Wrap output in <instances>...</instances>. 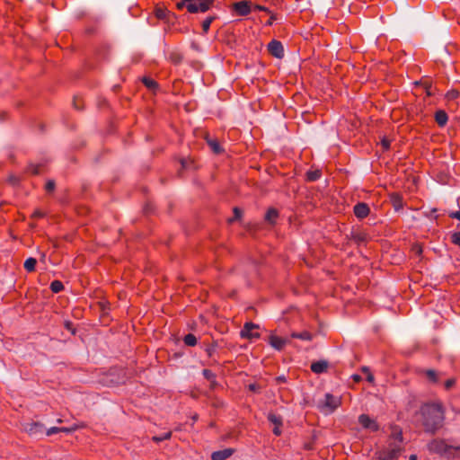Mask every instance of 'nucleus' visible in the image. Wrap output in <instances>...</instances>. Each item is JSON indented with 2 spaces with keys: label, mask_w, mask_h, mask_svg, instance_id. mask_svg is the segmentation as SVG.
Returning <instances> with one entry per match:
<instances>
[{
  "label": "nucleus",
  "mask_w": 460,
  "mask_h": 460,
  "mask_svg": "<svg viewBox=\"0 0 460 460\" xmlns=\"http://www.w3.org/2000/svg\"><path fill=\"white\" fill-rule=\"evenodd\" d=\"M280 426H275V428L273 429V433L276 435V436H279L281 434V431H280V429H279Z\"/></svg>",
  "instance_id": "09e8293b"
},
{
  "label": "nucleus",
  "mask_w": 460,
  "mask_h": 460,
  "mask_svg": "<svg viewBox=\"0 0 460 460\" xmlns=\"http://www.w3.org/2000/svg\"><path fill=\"white\" fill-rule=\"evenodd\" d=\"M269 52L275 58H281L284 56V49L280 41L273 40L268 44Z\"/></svg>",
  "instance_id": "0eeeda50"
},
{
  "label": "nucleus",
  "mask_w": 460,
  "mask_h": 460,
  "mask_svg": "<svg viewBox=\"0 0 460 460\" xmlns=\"http://www.w3.org/2000/svg\"><path fill=\"white\" fill-rule=\"evenodd\" d=\"M85 425L83 422L75 423L71 427H61L62 432L64 433H72L79 429L84 428Z\"/></svg>",
  "instance_id": "b1692460"
},
{
  "label": "nucleus",
  "mask_w": 460,
  "mask_h": 460,
  "mask_svg": "<svg viewBox=\"0 0 460 460\" xmlns=\"http://www.w3.org/2000/svg\"><path fill=\"white\" fill-rule=\"evenodd\" d=\"M44 429L43 424L40 422H32L29 425L27 429V432L31 435L36 434L38 432H41Z\"/></svg>",
  "instance_id": "6ab92c4d"
},
{
  "label": "nucleus",
  "mask_w": 460,
  "mask_h": 460,
  "mask_svg": "<svg viewBox=\"0 0 460 460\" xmlns=\"http://www.w3.org/2000/svg\"><path fill=\"white\" fill-rule=\"evenodd\" d=\"M214 20H215L214 16H208L203 21V22H202L203 33H205V34L208 33V31H209V28H210V25Z\"/></svg>",
  "instance_id": "c85d7f7f"
},
{
  "label": "nucleus",
  "mask_w": 460,
  "mask_h": 460,
  "mask_svg": "<svg viewBox=\"0 0 460 460\" xmlns=\"http://www.w3.org/2000/svg\"><path fill=\"white\" fill-rule=\"evenodd\" d=\"M233 211H234V217L229 219L230 223L234 222V220L240 219L242 217V214H243L242 210L237 207L234 208Z\"/></svg>",
  "instance_id": "2f4dec72"
},
{
  "label": "nucleus",
  "mask_w": 460,
  "mask_h": 460,
  "mask_svg": "<svg viewBox=\"0 0 460 460\" xmlns=\"http://www.w3.org/2000/svg\"><path fill=\"white\" fill-rule=\"evenodd\" d=\"M215 0H191L188 2V12L190 13H205L211 8Z\"/></svg>",
  "instance_id": "39448f33"
},
{
  "label": "nucleus",
  "mask_w": 460,
  "mask_h": 460,
  "mask_svg": "<svg viewBox=\"0 0 460 460\" xmlns=\"http://www.w3.org/2000/svg\"><path fill=\"white\" fill-rule=\"evenodd\" d=\"M192 419H193V421H196V420H198V415H194V416L192 417Z\"/></svg>",
  "instance_id": "bf43d9fd"
},
{
  "label": "nucleus",
  "mask_w": 460,
  "mask_h": 460,
  "mask_svg": "<svg viewBox=\"0 0 460 460\" xmlns=\"http://www.w3.org/2000/svg\"><path fill=\"white\" fill-rule=\"evenodd\" d=\"M184 344L190 347H193L197 344V338L194 334L189 333L183 338Z\"/></svg>",
  "instance_id": "a878e982"
},
{
  "label": "nucleus",
  "mask_w": 460,
  "mask_h": 460,
  "mask_svg": "<svg viewBox=\"0 0 460 460\" xmlns=\"http://www.w3.org/2000/svg\"><path fill=\"white\" fill-rule=\"evenodd\" d=\"M279 217V211L276 208H270L267 210L264 219L268 223L274 225Z\"/></svg>",
  "instance_id": "a211bd4d"
},
{
  "label": "nucleus",
  "mask_w": 460,
  "mask_h": 460,
  "mask_svg": "<svg viewBox=\"0 0 460 460\" xmlns=\"http://www.w3.org/2000/svg\"><path fill=\"white\" fill-rule=\"evenodd\" d=\"M456 384V379L455 378H450V379H447L446 382H445V388L447 390H449L450 388H452Z\"/></svg>",
  "instance_id": "58836bf2"
},
{
  "label": "nucleus",
  "mask_w": 460,
  "mask_h": 460,
  "mask_svg": "<svg viewBox=\"0 0 460 460\" xmlns=\"http://www.w3.org/2000/svg\"><path fill=\"white\" fill-rule=\"evenodd\" d=\"M181 165L182 167H185V162L183 160L181 161Z\"/></svg>",
  "instance_id": "052dcab7"
},
{
  "label": "nucleus",
  "mask_w": 460,
  "mask_h": 460,
  "mask_svg": "<svg viewBox=\"0 0 460 460\" xmlns=\"http://www.w3.org/2000/svg\"><path fill=\"white\" fill-rule=\"evenodd\" d=\"M142 82L149 90L155 91L158 87V84L150 77H143Z\"/></svg>",
  "instance_id": "4be33fe9"
},
{
  "label": "nucleus",
  "mask_w": 460,
  "mask_h": 460,
  "mask_svg": "<svg viewBox=\"0 0 460 460\" xmlns=\"http://www.w3.org/2000/svg\"><path fill=\"white\" fill-rule=\"evenodd\" d=\"M424 373L430 382L435 384L438 382V375L435 370L427 369L424 371Z\"/></svg>",
  "instance_id": "bb28decb"
},
{
  "label": "nucleus",
  "mask_w": 460,
  "mask_h": 460,
  "mask_svg": "<svg viewBox=\"0 0 460 460\" xmlns=\"http://www.w3.org/2000/svg\"><path fill=\"white\" fill-rule=\"evenodd\" d=\"M341 403V400L340 397L334 396L332 394H325L324 399L319 401L318 409L325 413L333 412Z\"/></svg>",
  "instance_id": "20e7f679"
},
{
  "label": "nucleus",
  "mask_w": 460,
  "mask_h": 460,
  "mask_svg": "<svg viewBox=\"0 0 460 460\" xmlns=\"http://www.w3.org/2000/svg\"><path fill=\"white\" fill-rule=\"evenodd\" d=\"M36 264L37 260L30 257L24 261L23 267L28 272H33L35 270Z\"/></svg>",
  "instance_id": "412c9836"
},
{
  "label": "nucleus",
  "mask_w": 460,
  "mask_h": 460,
  "mask_svg": "<svg viewBox=\"0 0 460 460\" xmlns=\"http://www.w3.org/2000/svg\"><path fill=\"white\" fill-rule=\"evenodd\" d=\"M395 438L398 440V442H394V443L401 445L402 441V432H399V433L395 434Z\"/></svg>",
  "instance_id": "c03bdc74"
},
{
  "label": "nucleus",
  "mask_w": 460,
  "mask_h": 460,
  "mask_svg": "<svg viewBox=\"0 0 460 460\" xmlns=\"http://www.w3.org/2000/svg\"><path fill=\"white\" fill-rule=\"evenodd\" d=\"M56 183L53 180H49L45 185V190L48 192H52L55 190Z\"/></svg>",
  "instance_id": "f704fd0d"
},
{
  "label": "nucleus",
  "mask_w": 460,
  "mask_h": 460,
  "mask_svg": "<svg viewBox=\"0 0 460 460\" xmlns=\"http://www.w3.org/2000/svg\"><path fill=\"white\" fill-rule=\"evenodd\" d=\"M277 382L278 383H284L286 382V377L284 376H279L277 377Z\"/></svg>",
  "instance_id": "3c124183"
},
{
  "label": "nucleus",
  "mask_w": 460,
  "mask_h": 460,
  "mask_svg": "<svg viewBox=\"0 0 460 460\" xmlns=\"http://www.w3.org/2000/svg\"><path fill=\"white\" fill-rule=\"evenodd\" d=\"M78 99L75 98L74 101H73V104H74V107L76 109V110H81L82 107L79 105V102H78Z\"/></svg>",
  "instance_id": "de8ad7c7"
},
{
  "label": "nucleus",
  "mask_w": 460,
  "mask_h": 460,
  "mask_svg": "<svg viewBox=\"0 0 460 460\" xmlns=\"http://www.w3.org/2000/svg\"><path fill=\"white\" fill-rule=\"evenodd\" d=\"M205 139H206L207 144L208 145V146L213 151V153H215L217 155H219V154L224 152V149L221 147V146H220L219 142L217 141V139H216V138H209L208 135L206 136Z\"/></svg>",
  "instance_id": "2eb2a0df"
},
{
  "label": "nucleus",
  "mask_w": 460,
  "mask_h": 460,
  "mask_svg": "<svg viewBox=\"0 0 460 460\" xmlns=\"http://www.w3.org/2000/svg\"><path fill=\"white\" fill-rule=\"evenodd\" d=\"M248 388L252 392H257L258 391V385L256 384H250Z\"/></svg>",
  "instance_id": "49530a36"
},
{
  "label": "nucleus",
  "mask_w": 460,
  "mask_h": 460,
  "mask_svg": "<svg viewBox=\"0 0 460 460\" xmlns=\"http://www.w3.org/2000/svg\"><path fill=\"white\" fill-rule=\"evenodd\" d=\"M359 379H360V376H358V375H355V376H354V380H355V381H358Z\"/></svg>",
  "instance_id": "4d7b16f0"
},
{
  "label": "nucleus",
  "mask_w": 460,
  "mask_h": 460,
  "mask_svg": "<svg viewBox=\"0 0 460 460\" xmlns=\"http://www.w3.org/2000/svg\"><path fill=\"white\" fill-rule=\"evenodd\" d=\"M64 289V285L61 281L59 280H54L50 283V290L53 292V293H59L60 291H62Z\"/></svg>",
  "instance_id": "cd10ccee"
},
{
  "label": "nucleus",
  "mask_w": 460,
  "mask_h": 460,
  "mask_svg": "<svg viewBox=\"0 0 460 460\" xmlns=\"http://www.w3.org/2000/svg\"><path fill=\"white\" fill-rule=\"evenodd\" d=\"M40 165L31 164L28 167V171L34 175H37L40 173Z\"/></svg>",
  "instance_id": "e433bc0d"
},
{
  "label": "nucleus",
  "mask_w": 460,
  "mask_h": 460,
  "mask_svg": "<svg viewBox=\"0 0 460 460\" xmlns=\"http://www.w3.org/2000/svg\"><path fill=\"white\" fill-rule=\"evenodd\" d=\"M358 422L359 424L365 428L368 429L372 431H376L379 429L378 424L375 420H372L368 415L367 414H361L358 417Z\"/></svg>",
  "instance_id": "6e6552de"
},
{
  "label": "nucleus",
  "mask_w": 460,
  "mask_h": 460,
  "mask_svg": "<svg viewBox=\"0 0 460 460\" xmlns=\"http://www.w3.org/2000/svg\"><path fill=\"white\" fill-rule=\"evenodd\" d=\"M288 342V339H284L274 334L269 337V343L276 349L281 350Z\"/></svg>",
  "instance_id": "9b49d317"
},
{
  "label": "nucleus",
  "mask_w": 460,
  "mask_h": 460,
  "mask_svg": "<svg viewBox=\"0 0 460 460\" xmlns=\"http://www.w3.org/2000/svg\"><path fill=\"white\" fill-rule=\"evenodd\" d=\"M451 242L460 247V231L452 234Z\"/></svg>",
  "instance_id": "473e14b6"
},
{
  "label": "nucleus",
  "mask_w": 460,
  "mask_h": 460,
  "mask_svg": "<svg viewBox=\"0 0 460 460\" xmlns=\"http://www.w3.org/2000/svg\"><path fill=\"white\" fill-rule=\"evenodd\" d=\"M291 337L295 339H300L303 341H311L313 339L312 334L307 331H303L301 332H292Z\"/></svg>",
  "instance_id": "aec40b11"
},
{
  "label": "nucleus",
  "mask_w": 460,
  "mask_h": 460,
  "mask_svg": "<svg viewBox=\"0 0 460 460\" xmlns=\"http://www.w3.org/2000/svg\"><path fill=\"white\" fill-rule=\"evenodd\" d=\"M428 449L431 453H436L443 456H450L455 454L452 452H456L460 454V447H451L448 446L445 440L442 439H433L428 444Z\"/></svg>",
  "instance_id": "f03ea898"
},
{
  "label": "nucleus",
  "mask_w": 460,
  "mask_h": 460,
  "mask_svg": "<svg viewBox=\"0 0 460 460\" xmlns=\"http://www.w3.org/2000/svg\"><path fill=\"white\" fill-rule=\"evenodd\" d=\"M448 216L451 217V218H456L457 220L460 221V210L459 211H455V212H450L448 214Z\"/></svg>",
  "instance_id": "a19ab883"
},
{
  "label": "nucleus",
  "mask_w": 460,
  "mask_h": 460,
  "mask_svg": "<svg viewBox=\"0 0 460 460\" xmlns=\"http://www.w3.org/2000/svg\"><path fill=\"white\" fill-rule=\"evenodd\" d=\"M363 371L364 372H369L368 369L367 367H363ZM367 380L370 383H372L374 381V376L371 374V373H368L367 374Z\"/></svg>",
  "instance_id": "79ce46f5"
},
{
  "label": "nucleus",
  "mask_w": 460,
  "mask_h": 460,
  "mask_svg": "<svg viewBox=\"0 0 460 460\" xmlns=\"http://www.w3.org/2000/svg\"><path fill=\"white\" fill-rule=\"evenodd\" d=\"M410 460H418L417 456H415V455L410 456Z\"/></svg>",
  "instance_id": "5fc2aeb1"
},
{
  "label": "nucleus",
  "mask_w": 460,
  "mask_h": 460,
  "mask_svg": "<svg viewBox=\"0 0 460 460\" xmlns=\"http://www.w3.org/2000/svg\"><path fill=\"white\" fill-rule=\"evenodd\" d=\"M59 432H62L61 428H58V427H51V428H49V429H47V431H46V435H47V436H51V435H54V434H56V433H59Z\"/></svg>",
  "instance_id": "c9c22d12"
},
{
  "label": "nucleus",
  "mask_w": 460,
  "mask_h": 460,
  "mask_svg": "<svg viewBox=\"0 0 460 460\" xmlns=\"http://www.w3.org/2000/svg\"><path fill=\"white\" fill-rule=\"evenodd\" d=\"M435 120L439 127H444L447 123L448 116L446 111L439 110L435 113Z\"/></svg>",
  "instance_id": "f3484780"
},
{
  "label": "nucleus",
  "mask_w": 460,
  "mask_h": 460,
  "mask_svg": "<svg viewBox=\"0 0 460 460\" xmlns=\"http://www.w3.org/2000/svg\"><path fill=\"white\" fill-rule=\"evenodd\" d=\"M423 86H424L425 93H426L427 96H431L434 94L432 86L429 83H428V82L423 83Z\"/></svg>",
  "instance_id": "72a5a7b5"
},
{
  "label": "nucleus",
  "mask_w": 460,
  "mask_h": 460,
  "mask_svg": "<svg viewBox=\"0 0 460 460\" xmlns=\"http://www.w3.org/2000/svg\"><path fill=\"white\" fill-rule=\"evenodd\" d=\"M321 175L322 172L320 170L308 171L306 172V180L308 181H315L321 177Z\"/></svg>",
  "instance_id": "5701e85b"
},
{
  "label": "nucleus",
  "mask_w": 460,
  "mask_h": 460,
  "mask_svg": "<svg viewBox=\"0 0 460 460\" xmlns=\"http://www.w3.org/2000/svg\"><path fill=\"white\" fill-rule=\"evenodd\" d=\"M202 374L203 376L211 383V386H214L217 384L216 375L211 370L204 369Z\"/></svg>",
  "instance_id": "393cba45"
},
{
  "label": "nucleus",
  "mask_w": 460,
  "mask_h": 460,
  "mask_svg": "<svg viewBox=\"0 0 460 460\" xmlns=\"http://www.w3.org/2000/svg\"><path fill=\"white\" fill-rule=\"evenodd\" d=\"M234 448H225L223 450L215 451L211 454V460H226L233 456Z\"/></svg>",
  "instance_id": "f8f14e48"
},
{
  "label": "nucleus",
  "mask_w": 460,
  "mask_h": 460,
  "mask_svg": "<svg viewBox=\"0 0 460 460\" xmlns=\"http://www.w3.org/2000/svg\"><path fill=\"white\" fill-rule=\"evenodd\" d=\"M402 451V445L390 443L387 448L376 452L373 460H398Z\"/></svg>",
  "instance_id": "7ed1b4c3"
},
{
  "label": "nucleus",
  "mask_w": 460,
  "mask_h": 460,
  "mask_svg": "<svg viewBox=\"0 0 460 460\" xmlns=\"http://www.w3.org/2000/svg\"><path fill=\"white\" fill-rule=\"evenodd\" d=\"M350 239L357 244L366 243L368 240V235L364 231H354L351 233Z\"/></svg>",
  "instance_id": "ddd939ff"
},
{
  "label": "nucleus",
  "mask_w": 460,
  "mask_h": 460,
  "mask_svg": "<svg viewBox=\"0 0 460 460\" xmlns=\"http://www.w3.org/2000/svg\"><path fill=\"white\" fill-rule=\"evenodd\" d=\"M268 420L270 422L273 423L275 426H281L282 425V419L280 416L276 415L274 413H270L268 415Z\"/></svg>",
  "instance_id": "c756f323"
},
{
  "label": "nucleus",
  "mask_w": 460,
  "mask_h": 460,
  "mask_svg": "<svg viewBox=\"0 0 460 460\" xmlns=\"http://www.w3.org/2000/svg\"><path fill=\"white\" fill-rule=\"evenodd\" d=\"M258 10L260 11H264V12H269V9L265 6H261V5H257L256 7Z\"/></svg>",
  "instance_id": "603ef678"
},
{
  "label": "nucleus",
  "mask_w": 460,
  "mask_h": 460,
  "mask_svg": "<svg viewBox=\"0 0 460 460\" xmlns=\"http://www.w3.org/2000/svg\"><path fill=\"white\" fill-rule=\"evenodd\" d=\"M382 146L385 149H388L390 147V141L387 140V139H383L382 140Z\"/></svg>",
  "instance_id": "a18cd8bd"
},
{
  "label": "nucleus",
  "mask_w": 460,
  "mask_h": 460,
  "mask_svg": "<svg viewBox=\"0 0 460 460\" xmlns=\"http://www.w3.org/2000/svg\"><path fill=\"white\" fill-rule=\"evenodd\" d=\"M390 199L394 210L399 211L403 208V199L399 193H392L390 195Z\"/></svg>",
  "instance_id": "dca6fc26"
},
{
  "label": "nucleus",
  "mask_w": 460,
  "mask_h": 460,
  "mask_svg": "<svg viewBox=\"0 0 460 460\" xmlns=\"http://www.w3.org/2000/svg\"><path fill=\"white\" fill-rule=\"evenodd\" d=\"M155 15L159 19H164L166 17L165 11L161 8L155 10Z\"/></svg>",
  "instance_id": "ea45409f"
},
{
  "label": "nucleus",
  "mask_w": 460,
  "mask_h": 460,
  "mask_svg": "<svg viewBox=\"0 0 460 460\" xmlns=\"http://www.w3.org/2000/svg\"><path fill=\"white\" fill-rule=\"evenodd\" d=\"M215 349L213 347H208L207 348L206 351L208 353V355L210 357L212 356V353L214 352Z\"/></svg>",
  "instance_id": "8fccbe9b"
},
{
  "label": "nucleus",
  "mask_w": 460,
  "mask_h": 460,
  "mask_svg": "<svg viewBox=\"0 0 460 460\" xmlns=\"http://www.w3.org/2000/svg\"><path fill=\"white\" fill-rule=\"evenodd\" d=\"M311 370L315 374H322L327 371L328 362L325 360H318L311 364Z\"/></svg>",
  "instance_id": "4468645a"
},
{
  "label": "nucleus",
  "mask_w": 460,
  "mask_h": 460,
  "mask_svg": "<svg viewBox=\"0 0 460 460\" xmlns=\"http://www.w3.org/2000/svg\"><path fill=\"white\" fill-rule=\"evenodd\" d=\"M233 8L241 16L248 15L251 13L250 4L247 1L236 2L233 4Z\"/></svg>",
  "instance_id": "9d476101"
},
{
  "label": "nucleus",
  "mask_w": 460,
  "mask_h": 460,
  "mask_svg": "<svg viewBox=\"0 0 460 460\" xmlns=\"http://www.w3.org/2000/svg\"><path fill=\"white\" fill-rule=\"evenodd\" d=\"M32 217H37V218H40V217H44V213L42 211H40V210H36V211H34Z\"/></svg>",
  "instance_id": "37998d69"
},
{
  "label": "nucleus",
  "mask_w": 460,
  "mask_h": 460,
  "mask_svg": "<svg viewBox=\"0 0 460 460\" xmlns=\"http://www.w3.org/2000/svg\"><path fill=\"white\" fill-rule=\"evenodd\" d=\"M420 411L425 432L434 434L442 428L445 416L441 402H434L425 403L420 407Z\"/></svg>",
  "instance_id": "f257e3e1"
},
{
  "label": "nucleus",
  "mask_w": 460,
  "mask_h": 460,
  "mask_svg": "<svg viewBox=\"0 0 460 460\" xmlns=\"http://www.w3.org/2000/svg\"><path fill=\"white\" fill-rule=\"evenodd\" d=\"M258 325L252 323H245L243 329L240 332V336L245 339H254L259 338L260 334L258 332H252V330L257 329Z\"/></svg>",
  "instance_id": "423d86ee"
},
{
  "label": "nucleus",
  "mask_w": 460,
  "mask_h": 460,
  "mask_svg": "<svg viewBox=\"0 0 460 460\" xmlns=\"http://www.w3.org/2000/svg\"><path fill=\"white\" fill-rule=\"evenodd\" d=\"M421 252H422L421 248H420V247H419V246H418V247H416V253L420 255Z\"/></svg>",
  "instance_id": "864d4df0"
},
{
  "label": "nucleus",
  "mask_w": 460,
  "mask_h": 460,
  "mask_svg": "<svg viewBox=\"0 0 460 460\" xmlns=\"http://www.w3.org/2000/svg\"><path fill=\"white\" fill-rule=\"evenodd\" d=\"M102 310H105V305H104V304H102Z\"/></svg>",
  "instance_id": "680f3d73"
},
{
  "label": "nucleus",
  "mask_w": 460,
  "mask_h": 460,
  "mask_svg": "<svg viewBox=\"0 0 460 460\" xmlns=\"http://www.w3.org/2000/svg\"><path fill=\"white\" fill-rule=\"evenodd\" d=\"M172 437V432L171 431H168L161 436H154L152 438V440L156 442V443H159V442H162L164 440H166V439H170Z\"/></svg>",
  "instance_id": "7c9ffc66"
},
{
  "label": "nucleus",
  "mask_w": 460,
  "mask_h": 460,
  "mask_svg": "<svg viewBox=\"0 0 460 460\" xmlns=\"http://www.w3.org/2000/svg\"><path fill=\"white\" fill-rule=\"evenodd\" d=\"M273 20H274V17H273V16H271V17H270V21L268 22V24H269V25H271V24H272V21H273Z\"/></svg>",
  "instance_id": "6e6d98bb"
},
{
  "label": "nucleus",
  "mask_w": 460,
  "mask_h": 460,
  "mask_svg": "<svg viewBox=\"0 0 460 460\" xmlns=\"http://www.w3.org/2000/svg\"><path fill=\"white\" fill-rule=\"evenodd\" d=\"M353 212L356 217L364 219L369 215L370 208L367 203L358 202L354 206Z\"/></svg>",
  "instance_id": "1a4fd4ad"
},
{
  "label": "nucleus",
  "mask_w": 460,
  "mask_h": 460,
  "mask_svg": "<svg viewBox=\"0 0 460 460\" xmlns=\"http://www.w3.org/2000/svg\"><path fill=\"white\" fill-rule=\"evenodd\" d=\"M58 423H61V422H62V420H61V419H58Z\"/></svg>",
  "instance_id": "e2e57ef3"
},
{
  "label": "nucleus",
  "mask_w": 460,
  "mask_h": 460,
  "mask_svg": "<svg viewBox=\"0 0 460 460\" xmlns=\"http://www.w3.org/2000/svg\"><path fill=\"white\" fill-rule=\"evenodd\" d=\"M459 96V93L456 90H452V91H449L447 93V98L448 100H454V99H456L457 97Z\"/></svg>",
  "instance_id": "4c0bfd02"
},
{
  "label": "nucleus",
  "mask_w": 460,
  "mask_h": 460,
  "mask_svg": "<svg viewBox=\"0 0 460 460\" xmlns=\"http://www.w3.org/2000/svg\"><path fill=\"white\" fill-rule=\"evenodd\" d=\"M11 181L15 184L17 182V180L15 178H11Z\"/></svg>",
  "instance_id": "13d9d810"
}]
</instances>
